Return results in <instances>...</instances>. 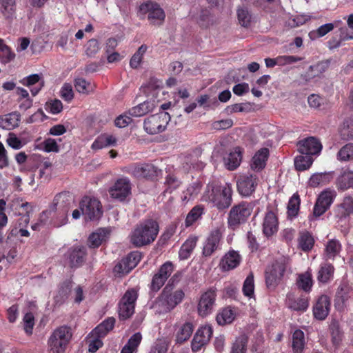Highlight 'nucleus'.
I'll return each instance as SVG.
<instances>
[{"label": "nucleus", "mask_w": 353, "mask_h": 353, "mask_svg": "<svg viewBox=\"0 0 353 353\" xmlns=\"http://www.w3.org/2000/svg\"><path fill=\"white\" fill-rule=\"evenodd\" d=\"M127 264L132 270L134 268L141 259V253L135 251L128 254L125 257L123 258Z\"/></svg>", "instance_id": "obj_62"}, {"label": "nucleus", "mask_w": 353, "mask_h": 353, "mask_svg": "<svg viewBox=\"0 0 353 353\" xmlns=\"http://www.w3.org/2000/svg\"><path fill=\"white\" fill-rule=\"evenodd\" d=\"M23 85L30 88L32 96H36L44 85V81L41 74H32L19 81Z\"/></svg>", "instance_id": "obj_23"}, {"label": "nucleus", "mask_w": 353, "mask_h": 353, "mask_svg": "<svg viewBox=\"0 0 353 353\" xmlns=\"http://www.w3.org/2000/svg\"><path fill=\"white\" fill-rule=\"evenodd\" d=\"M159 233V225L152 219H148L137 225L130 236V242L139 248L152 243Z\"/></svg>", "instance_id": "obj_2"}, {"label": "nucleus", "mask_w": 353, "mask_h": 353, "mask_svg": "<svg viewBox=\"0 0 353 353\" xmlns=\"http://www.w3.org/2000/svg\"><path fill=\"white\" fill-rule=\"evenodd\" d=\"M290 259L285 256L276 259L265 271V283L269 289H274L282 280L288 268Z\"/></svg>", "instance_id": "obj_6"}, {"label": "nucleus", "mask_w": 353, "mask_h": 353, "mask_svg": "<svg viewBox=\"0 0 353 353\" xmlns=\"http://www.w3.org/2000/svg\"><path fill=\"white\" fill-rule=\"evenodd\" d=\"M241 259V256L237 252L230 250L223 256L220 265L225 271L233 270L240 264Z\"/></svg>", "instance_id": "obj_28"}, {"label": "nucleus", "mask_w": 353, "mask_h": 353, "mask_svg": "<svg viewBox=\"0 0 353 353\" xmlns=\"http://www.w3.org/2000/svg\"><path fill=\"white\" fill-rule=\"evenodd\" d=\"M147 48L145 45H142L133 54L130 61V65L132 68H137L139 66Z\"/></svg>", "instance_id": "obj_57"}, {"label": "nucleus", "mask_w": 353, "mask_h": 353, "mask_svg": "<svg viewBox=\"0 0 353 353\" xmlns=\"http://www.w3.org/2000/svg\"><path fill=\"white\" fill-rule=\"evenodd\" d=\"M330 332L332 343L337 346L343 340V332L337 321H332L330 325Z\"/></svg>", "instance_id": "obj_47"}, {"label": "nucleus", "mask_w": 353, "mask_h": 353, "mask_svg": "<svg viewBox=\"0 0 353 353\" xmlns=\"http://www.w3.org/2000/svg\"><path fill=\"white\" fill-rule=\"evenodd\" d=\"M242 160V150L241 148H236L232 151L227 158H225V164L230 170L237 168Z\"/></svg>", "instance_id": "obj_36"}, {"label": "nucleus", "mask_w": 353, "mask_h": 353, "mask_svg": "<svg viewBox=\"0 0 353 353\" xmlns=\"http://www.w3.org/2000/svg\"><path fill=\"white\" fill-rule=\"evenodd\" d=\"M132 184L127 177L118 179L109 188L110 196L119 201H124L131 194Z\"/></svg>", "instance_id": "obj_14"}, {"label": "nucleus", "mask_w": 353, "mask_h": 353, "mask_svg": "<svg viewBox=\"0 0 353 353\" xmlns=\"http://www.w3.org/2000/svg\"><path fill=\"white\" fill-rule=\"evenodd\" d=\"M299 152L305 155H318L322 150L321 141L313 137L304 139L297 143Z\"/></svg>", "instance_id": "obj_18"}, {"label": "nucleus", "mask_w": 353, "mask_h": 353, "mask_svg": "<svg viewBox=\"0 0 353 353\" xmlns=\"http://www.w3.org/2000/svg\"><path fill=\"white\" fill-rule=\"evenodd\" d=\"M86 250L83 246H78L70 248L66 254L68 265L72 268L81 266L85 261Z\"/></svg>", "instance_id": "obj_21"}, {"label": "nucleus", "mask_w": 353, "mask_h": 353, "mask_svg": "<svg viewBox=\"0 0 353 353\" xmlns=\"http://www.w3.org/2000/svg\"><path fill=\"white\" fill-rule=\"evenodd\" d=\"M279 229V221L276 214L272 211H268L263 218L262 230L263 234L270 237L276 234Z\"/></svg>", "instance_id": "obj_22"}, {"label": "nucleus", "mask_w": 353, "mask_h": 353, "mask_svg": "<svg viewBox=\"0 0 353 353\" xmlns=\"http://www.w3.org/2000/svg\"><path fill=\"white\" fill-rule=\"evenodd\" d=\"M161 170L152 164L136 165L130 170V174L136 178L154 179L157 177Z\"/></svg>", "instance_id": "obj_19"}, {"label": "nucleus", "mask_w": 353, "mask_h": 353, "mask_svg": "<svg viewBox=\"0 0 353 353\" xmlns=\"http://www.w3.org/2000/svg\"><path fill=\"white\" fill-rule=\"evenodd\" d=\"M237 190L243 196H250L258 185V177L255 174H244L240 176L236 182Z\"/></svg>", "instance_id": "obj_17"}, {"label": "nucleus", "mask_w": 353, "mask_h": 353, "mask_svg": "<svg viewBox=\"0 0 353 353\" xmlns=\"http://www.w3.org/2000/svg\"><path fill=\"white\" fill-rule=\"evenodd\" d=\"M353 295V287L346 279H343L336 291L335 305L336 307H343L345 302Z\"/></svg>", "instance_id": "obj_20"}, {"label": "nucleus", "mask_w": 353, "mask_h": 353, "mask_svg": "<svg viewBox=\"0 0 353 353\" xmlns=\"http://www.w3.org/2000/svg\"><path fill=\"white\" fill-rule=\"evenodd\" d=\"M353 214V197L345 195L342 202L336 207V216L340 219H345Z\"/></svg>", "instance_id": "obj_27"}, {"label": "nucleus", "mask_w": 353, "mask_h": 353, "mask_svg": "<svg viewBox=\"0 0 353 353\" xmlns=\"http://www.w3.org/2000/svg\"><path fill=\"white\" fill-rule=\"evenodd\" d=\"M252 210L253 206L250 203L241 202L234 205L228 214V227L232 230L239 228L240 225L247 221Z\"/></svg>", "instance_id": "obj_8"}, {"label": "nucleus", "mask_w": 353, "mask_h": 353, "mask_svg": "<svg viewBox=\"0 0 353 353\" xmlns=\"http://www.w3.org/2000/svg\"><path fill=\"white\" fill-rule=\"evenodd\" d=\"M342 249L340 241L332 239L329 240L325 244L323 257L325 260H334L339 255Z\"/></svg>", "instance_id": "obj_32"}, {"label": "nucleus", "mask_w": 353, "mask_h": 353, "mask_svg": "<svg viewBox=\"0 0 353 353\" xmlns=\"http://www.w3.org/2000/svg\"><path fill=\"white\" fill-rule=\"evenodd\" d=\"M117 143V139L112 134H103L99 136L91 145L94 150H101L104 148L114 145Z\"/></svg>", "instance_id": "obj_35"}, {"label": "nucleus", "mask_w": 353, "mask_h": 353, "mask_svg": "<svg viewBox=\"0 0 353 353\" xmlns=\"http://www.w3.org/2000/svg\"><path fill=\"white\" fill-rule=\"evenodd\" d=\"M237 18L241 26L247 28L250 26L252 17L248 9L242 7L237 10Z\"/></svg>", "instance_id": "obj_53"}, {"label": "nucleus", "mask_w": 353, "mask_h": 353, "mask_svg": "<svg viewBox=\"0 0 353 353\" xmlns=\"http://www.w3.org/2000/svg\"><path fill=\"white\" fill-rule=\"evenodd\" d=\"M158 101L154 99H150L145 101L130 108L128 114L134 117H139L152 112L158 105Z\"/></svg>", "instance_id": "obj_24"}, {"label": "nucleus", "mask_w": 353, "mask_h": 353, "mask_svg": "<svg viewBox=\"0 0 353 353\" xmlns=\"http://www.w3.org/2000/svg\"><path fill=\"white\" fill-rule=\"evenodd\" d=\"M137 298L138 290L134 288H131L125 292L119 303L120 319L125 320L134 314Z\"/></svg>", "instance_id": "obj_11"}, {"label": "nucleus", "mask_w": 353, "mask_h": 353, "mask_svg": "<svg viewBox=\"0 0 353 353\" xmlns=\"http://www.w3.org/2000/svg\"><path fill=\"white\" fill-rule=\"evenodd\" d=\"M115 319L113 317H109L97 326L92 331L91 334L98 337H104L113 329Z\"/></svg>", "instance_id": "obj_37"}, {"label": "nucleus", "mask_w": 353, "mask_h": 353, "mask_svg": "<svg viewBox=\"0 0 353 353\" xmlns=\"http://www.w3.org/2000/svg\"><path fill=\"white\" fill-rule=\"evenodd\" d=\"M292 350L294 353H303L305 347L304 333L301 330H296L292 334Z\"/></svg>", "instance_id": "obj_43"}, {"label": "nucleus", "mask_w": 353, "mask_h": 353, "mask_svg": "<svg viewBox=\"0 0 353 353\" xmlns=\"http://www.w3.org/2000/svg\"><path fill=\"white\" fill-rule=\"evenodd\" d=\"M194 329V325L192 321H185L178 325V329L176 333V341L182 343L188 340L191 336Z\"/></svg>", "instance_id": "obj_31"}, {"label": "nucleus", "mask_w": 353, "mask_h": 353, "mask_svg": "<svg viewBox=\"0 0 353 353\" xmlns=\"http://www.w3.org/2000/svg\"><path fill=\"white\" fill-rule=\"evenodd\" d=\"M80 210L85 219L90 221L98 220L102 215L100 201L89 196H85L80 202Z\"/></svg>", "instance_id": "obj_12"}, {"label": "nucleus", "mask_w": 353, "mask_h": 353, "mask_svg": "<svg viewBox=\"0 0 353 353\" xmlns=\"http://www.w3.org/2000/svg\"><path fill=\"white\" fill-rule=\"evenodd\" d=\"M184 296L185 293L182 290L171 292L170 288L167 285L155 300L152 307L159 314L168 313L181 303Z\"/></svg>", "instance_id": "obj_4"}, {"label": "nucleus", "mask_w": 353, "mask_h": 353, "mask_svg": "<svg viewBox=\"0 0 353 353\" xmlns=\"http://www.w3.org/2000/svg\"><path fill=\"white\" fill-rule=\"evenodd\" d=\"M243 294L248 297L252 298L254 294V276L252 274H249L245 280L244 281L243 285Z\"/></svg>", "instance_id": "obj_56"}, {"label": "nucleus", "mask_w": 353, "mask_h": 353, "mask_svg": "<svg viewBox=\"0 0 353 353\" xmlns=\"http://www.w3.org/2000/svg\"><path fill=\"white\" fill-rule=\"evenodd\" d=\"M73 201L72 196L69 192H61L56 195L54 199L53 204L50 207L49 210L43 211L39 217V222L43 225L46 223L48 219V214L51 212L56 211L57 210H60V217L57 218V220L54 221V225L57 227H60L67 223L68 221V213L70 206Z\"/></svg>", "instance_id": "obj_3"}, {"label": "nucleus", "mask_w": 353, "mask_h": 353, "mask_svg": "<svg viewBox=\"0 0 353 353\" xmlns=\"http://www.w3.org/2000/svg\"><path fill=\"white\" fill-rule=\"evenodd\" d=\"M0 12L7 20H12L15 17V0H0Z\"/></svg>", "instance_id": "obj_39"}, {"label": "nucleus", "mask_w": 353, "mask_h": 353, "mask_svg": "<svg viewBox=\"0 0 353 353\" xmlns=\"http://www.w3.org/2000/svg\"><path fill=\"white\" fill-rule=\"evenodd\" d=\"M72 338L70 328L60 326L53 331L48 341L49 353H63Z\"/></svg>", "instance_id": "obj_5"}, {"label": "nucleus", "mask_w": 353, "mask_h": 353, "mask_svg": "<svg viewBox=\"0 0 353 353\" xmlns=\"http://www.w3.org/2000/svg\"><path fill=\"white\" fill-rule=\"evenodd\" d=\"M203 213V208L199 205L194 207L188 214L185 219V225L187 227L192 225Z\"/></svg>", "instance_id": "obj_54"}, {"label": "nucleus", "mask_w": 353, "mask_h": 353, "mask_svg": "<svg viewBox=\"0 0 353 353\" xmlns=\"http://www.w3.org/2000/svg\"><path fill=\"white\" fill-rule=\"evenodd\" d=\"M269 156V150L268 148H261L253 156L250 164L252 170L259 171L263 169L266 165V161Z\"/></svg>", "instance_id": "obj_30"}, {"label": "nucleus", "mask_w": 353, "mask_h": 353, "mask_svg": "<svg viewBox=\"0 0 353 353\" xmlns=\"http://www.w3.org/2000/svg\"><path fill=\"white\" fill-rule=\"evenodd\" d=\"M299 248L304 252L311 250L314 244V239L312 235L307 231L300 232L298 239Z\"/></svg>", "instance_id": "obj_42"}, {"label": "nucleus", "mask_w": 353, "mask_h": 353, "mask_svg": "<svg viewBox=\"0 0 353 353\" xmlns=\"http://www.w3.org/2000/svg\"><path fill=\"white\" fill-rule=\"evenodd\" d=\"M100 50L99 41L97 39H90L85 46V52L87 56L92 57Z\"/></svg>", "instance_id": "obj_59"}, {"label": "nucleus", "mask_w": 353, "mask_h": 353, "mask_svg": "<svg viewBox=\"0 0 353 353\" xmlns=\"http://www.w3.org/2000/svg\"><path fill=\"white\" fill-rule=\"evenodd\" d=\"M336 186L341 191L353 189V171L343 170L336 180Z\"/></svg>", "instance_id": "obj_29"}, {"label": "nucleus", "mask_w": 353, "mask_h": 353, "mask_svg": "<svg viewBox=\"0 0 353 353\" xmlns=\"http://www.w3.org/2000/svg\"><path fill=\"white\" fill-rule=\"evenodd\" d=\"M197 241L198 237L196 236H190L181 245L179 252V257L181 260H185L190 257L196 247Z\"/></svg>", "instance_id": "obj_34"}, {"label": "nucleus", "mask_w": 353, "mask_h": 353, "mask_svg": "<svg viewBox=\"0 0 353 353\" xmlns=\"http://www.w3.org/2000/svg\"><path fill=\"white\" fill-rule=\"evenodd\" d=\"M45 108L49 112L57 114L62 111L63 104L59 99L50 100L46 103Z\"/></svg>", "instance_id": "obj_61"}, {"label": "nucleus", "mask_w": 353, "mask_h": 353, "mask_svg": "<svg viewBox=\"0 0 353 353\" xmlns=\"http://www.w3.org/2000/svg\"><path fill=\"white\" fill-rule=\"evenodd\" d=\"M248 337L242 334L233 343L230 353H246Z\"/></svg>", "instance_id": "obj_51"}, {"label": "nucleus", "mask_w": 353, "mask_h": 353, "mask_svg": "<svg viewBox=\"0 0 353 353\" xmlns=\"http://www.w3.org/2000/svg\"><path fill=\"white\" fill-rule=\"evenodd\" d=\"M110 231L105 228H101L92 233L88 239L89 245L92 248L99 247L108 238Z\"/></svg>", "instance_id": "obj_40"}, {"label": "nucleus", "mask_w": 353, "mask_h": 353, "mask_svg": "<svg viewBox=\"0 0 353 353\" xmlns=\"http://www.w3.org/2000/svg\"><path fill=\"white\" fill-rule=\"evenodd\" d=\"M302 59L303 58L301 57L293 55L278 56L276 57V63L277 65L283 66L301 61Z\"/></svg>", "instance_id": "obj_60"}, {"label": "nucleus", "mask_w": 353, "mask_h": 353, "mask_svg": "<svg viewBox=\"0 0 353 353\" xmlns=\"http://www.w3.org/2000/svg\"><path fill=\"white\" fill-rule=\"evenodd\" d=\"M287 304L290 309L297 312H305L309 306V299L306 296H301L294 299L292 296L288 295Z\"/></svg>", "instance_id": "obj_33"}, {"label": "nucleus", "mask_w": 353, "mask_h": 353, "mask_svg": "<svg viewBox=\"0 0 353 353\" xmlns=\"http://www.w3.org/2000/svg\"><path fill=\"white\" fill-rule=\"evenodd\" d=\"M235 318L234 311L230 307H225L216 314V321L220 325L231 323Z\"/></svg>", "instance_id": "obj_46"}, {"label": "nucleus", "mask_w": 353, "mask_h": 353, "mask_svg": "<svg viewBox=\"0 0 353 353\" xmlns=\"http://www.w3.org/2000/svg\"><path fill=\"white\" fill-rule=\"evenodd\" d=\"M312 276L310 272H305L300 274L296 279V285L299 289L308 292L312 287Z\"/></svg>", "instance_id": "obj_44"}, {"label": "nucleus", "mask_w": 353, "mask_h": 353, "mask_svg": "<svg viewBox=\"0 0 353 353\" xmlns=\"http://www.w3.org/2000/svg\"><path fill=\"white\" fill-rule=\"evenodd\" d=\"M74 86L77 91L82 94H88L92 90V86L91 83L86 81L83 78L76 79Z\"/></svg>", "instance_id": "obj_58"}, {"label": "nucleus", "mask_w": 353, "mask_h": 353, "mask_svg": "<svg viewBox=\"0 0 353 353\" xmlns=\"http://www.w3.org/2000/svg\"><path fill=\"white\" fill-rule=\"evenodd\" d=\"M139 12L142 16L147 15L150 24L159 26L165 20V14L160 6L153 1H147L140 5Z\"/></svg>", "instance_id": "obj_10"}, {"label": "nucleus", "mask_w": 353, "mask_h": 353, "mask_svg": "<svg viewBox=\"0 0 353 353\" xmlns=\"http://www.w3.org/2000/svg\"><path fill=\"white\" fill-rule=\"evenodd\" d=\"M301 199L297 193H294L290 199L288 204V214L290 217H296L300 208Z\"/></svg>", "instance_id": "obj_48"}, {"label": "nucleus", "mask_w": 353, "mask_h": 353, "mask_svg": "<svg viewBox=\"0 0 353 353\" xmlns=\"http://www.w3.org/2000/svg\"><path fill=\"white\" fill-rule=\"evenodd\" d=\"M213 334L212 327L205 325L200 327L192 341V350L196 352L208 343Z\"/></svg>", "instance_id": "obj_16"}, {"label": "nucleus", "mask_w": 353, "mask_h": 353, "mask_svg": "<svg viewBox=\"0 0 353 353\" xmlns=\"http://www.w3.org/2000/svg\"><path fill=\"white\" fill-rule=\"evenodd\" d=\"M173 271V263L170 261H167L164 263L162 265H161L157 273L159 274L160 276H163L164 279L167 281V279L170 277Z\"/></svg>", "instance_id": "obj_63"}, {"label": "nucleus", "mask_w": 353, "mask_h": 353, "mask_svg": "<svg viewBox=\"0 0 353 353\" xmlns=\"http://www.w3.org/2000/svg\"><path fill=\"white\" fill-rule=\"evenodd\" d=\"M216 296L215 288H210L201 294L197 305L198 313L201 316L205 317L213 312Z\"/></svg>", "instance_id": "obj_13"}, {"label": "nucleus", "mask_w": 353, "mask_h": 353, "mask_svg": "<svg viewBox=\"0 0 353 353\" xmlns=\"http://www.w3.org/2000/svg\"><path fill=\"white\" fill-rule=\"evenodd\" d=\"M333 178L332 173H316L314 174L309 180V185L315 188L319 185H325Z\"/></svg>", "instance_id": "obj_45"}, {"label": "nucleus", "mask_w": 353, "mask_h": 353, "mask_svg": "<svg viewBox=\"0 0 353 353\" xmlns=\"http://www.w3.org/2000/svg\"><path fill=\"white\" fill-rule=\"evenodd\" d=\"M170 121L168 112H161L151 115L144 120L143 128L149 134H156L163 132Z\"/></svg>", "instance_id": "obj_9"}, {"label": "nucleus", "mask_w": 353, "mask_h": 353, "mask_svg": "<svg viewBox=\"0 0 353 353\" xmlns=\"http://www.w3.org/2000/svg\"><path fill=\"white\" fill-rule=\"evenodd\" d=\"M141 341V334L140 332L134 333L130 336L127 343L123 346L121 353H137Z\"/></svg>", "instance_id": "obj_41"}, {"label": "nucleus", "mask_w": 353, "mask_h": 353, "mask_svg": "<svg viewBox=\"0 0 353 353\" xmlns=\"http://www.w3.org/2000/svg\"><path fill=\"white\" fill-rule=\"evenodd\" d=\"M313 159L310 155H300L295 158L294 165L297 170L304 171L310 168Z\"/></svg>", "instance_id": "obj_49"}, {"label": "nucleus", "mask_w": 353, "mask_h": 353, "mask_svg": "<svg viewBox=\"0 0 353 353\" xmlns=\"http://www.w3.org/2000/svg\"><path fill=\"white\" fill-rule=\"evenodd\" d=\"M330 302L327 296L322 295L317 300L313 307L314 317L319 320H324L328 315Z\"/></svg>", "instance_id": "obj_26"}, {"label": "nucleus", "mask_w": 353, "mask_h": 353, "mask_svg": "<svg viewBox=\"0 0 353 353\" xmlns=\"http://www.w3.org/2000/svg\"><path fill=\"white\" fill-rule=\"evenodd\" d=\"M225 228L221 225L212 229L203 243L202 256L208 258L221 250Z\"/></svg>", "instance_id": "obj_7"}, {"label": "nucleus", "mask_w": 353, "mask_h": 353, "mask_svg": "<svg viewBox=\"0 0 353 353\" xmlns=\"http://www.w3.org/2000/svg\"><path fill=\"white\" fill-rule=\"evenodd\" d=\"M334 267L328 263H322L318 272L317 280L322 283H327L333 279Z\"/></svg>", "instance_id": "obj_38"}, {"label": "nucleus", "mask_w": 353, "mask_h": 353, "mask_svg": "<svg viewBox=\"0 0 353 353\" xmlns=\"http://www.w3.org/2000/svg\"><path fill=\"white\" fill-rule=\"evenodd\" d=\"M335 25L333 23H327L319 27L316 30L311 31L309 36L312 39L322 37L327 34L328 32L333 30Z\"/></svg>", "instance_id": "obj_52"}, {"label": "nucleus", "mask_w": 353, "mask_h": 353, "mask_svg": "<svg viewBox=\"0 0 353 353\" xmlns=\"http://www.w3.org/2000/svg\"><path fill=\"white\" fill-rule=\"evenodd\" d=\"M336 196L334 190L326 189L319 195L313 209V215L319 217L323 214L331 206Z\"/></svg>", "instance_id": "obj_15"}, {"label": "nucleus", "mask_w": 353, "mask_h": 353, "mask_svg": "<svg viewBox=\"0 0 353 353\" xmlns=\"http://www.w3.org/2000/svg\"><path fill=\"white\" fill-rule=\"evenodd\" d=\"M337 159L340 161L353 160V143H349L343 146L337 153Z\"/></svg>", "instance_id": "obj_50"}, {"label": "nucleus", "mask_w": 353, "mask_h": 353, "mask_svg": "<svg viewBox=\"0 0 353 353\" xmlns=\"http://www.w3.org/2000/svg\"><path fill=\"white\" fill-rule=\"evenodd\" d=\"M21 118V114L17 111L0 116V127L6 130H14L19 126Z\"/></svg>", "instance_id": "obj_25"}, {"label": "nucleus", "mask_w": 353, "mask_h": 353, "mask_svg": "<svg viewBox=\"0 0 353 353\" xmlns=\"http://www.w3.org/2000/svg\"><path fill=\"white\" fill-rule=\"evenodd\" d=\"M132 269L123 259L118 262L114 268V272L119 276L128 274Z\"/></svg>", "instance_id": "obj_64"}, {"label": "nucleus", "mask_w": 353, "mask_h": 353, "mask_svg": "<svg viewBox=\"0 0 353 353\" xmlns=\"http://www.w3.org/2000/svg\"><path fill=\"white\" fill-rule=\"evenodd\" d=\"M203 201L210 203L218 210H225L232 204V188L231 184H219L213 181L207 185L203 194Z\"/></svg>", "instance_id": "obj_1"}, {"label": "nucleus", "mask_w": 353, "mask_h": 353, "mask_svg": "<svg viewBox=\"0 0 353 353\" xmlns=\"http://www.w3.org/2000/svg\"><path fill=\"white\" fill-rule=\"evenodd\" d=\"M340 135L343 140L353 139V119L346 120L340 130Z\"/></svg>", "instance_id": "obj_55"}]
</instances>
